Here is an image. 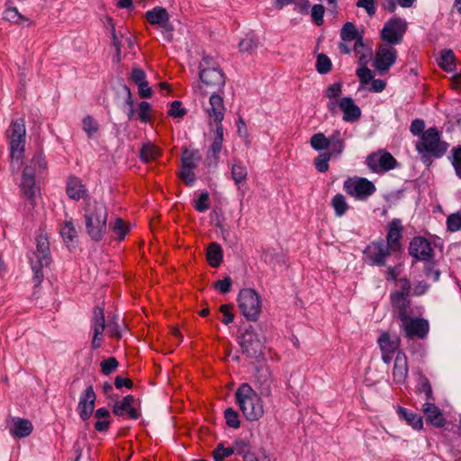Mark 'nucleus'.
<instances>
[{"mask_svg":"<svg viewBox=\"0 0 461 461\" xmlns=\"http://www.w3.org/2000/svg\"><path fill=\"white\" fill-rule=\"evenodd\" d=\"M393 300L396 304V311L393 312V314L400 321V330L403 335L408 339H425L429 330V321L423 318L413 317L412 308H406L402 297L394 295Z\"/></svg>","mask_w":461,"mask_h":461,"instance_id":"obj_1","label":"nucleus"},{"mask_svg":"<svg viewBox=\"0 0 461 461\" xmlns=\"http://www.w3.org/2000/svg\"><path fill=\"white\" fill-rule=\"evenodd\" d=\"M108 212L106 206L95 200H87L84 218L88 235L92 240L99 241L106 232Z\"/></svg>","mask_w":461,"mask_h":461,"instance_id":"obj_2","label":"nucleus"},{"mask_svg":"<svg viewBox=\"0 0 461 461\" xmlns=\"http://www.w3.org/2000/svg\"><path fill=\"white\" fill-rule=\"evenodd\" d=\"M235 399L246 420L256 421L264 415L262 399L249 384L244 383L237 389Z\"/></svg>","mask_w":461,"mask_h":461,"instance_id":"obj_3","label":"nucleus"},{"mask_svg":"<svg viewBox=\"0 0 461 461\" xmlns=\"http://www.w3.org/2000/svg\"><path fill=\"white\" fill-rule=\"evenodd\" d=\"M199 77L203 86L212 92H222L226 83L225 76L212 57L204 55L199 64Z\"/></svg>","mask_w":461,"mask_h":461,"instance_id":"obj_4","label":"nucleus"},{"mask_svg":"<svg viewBox=\"0 0 461 461\" xmlns=\"http://www.w3.org/2000/svg\"><path fill=\"white\" fill-rule=\"evenodd\" d=\"M416 149L423 157H441L447 149V144L440 140L439 132L436 128H429L422 133Z\"/></svg>","mask_w":461,"mask_h":461,"instance_id":"obj_5","label":"nucleus"},{"mask_svg":"<svg viewBox=\"0 0 461 461\" xmlns=\"http://www.w3.org/2000/svg\"><path fill=\"white\" fill-rule=\"evenodd\" d=\"M36 261L32 260V268L34 273L36 284H40L43 277L42 267H49L51 263L50 242L46 234L41 233L36 237Z\"/></svg>","mask_w":461,"mask_h":461,"instance_id":"obj_6","label":"nucleus"},{"mask_svg":"<svg viewBox=\"0 0 461 461\" xmlns=\"http://www.w3.org/2000/svg\"><path fill=\"white\" fill-rule=\"evenodd\" d=\"M238 302L239 307L247 320L256 321L258 319L262 302L259 294L254 289H242L239 294Z\"/></svg>","mask_w":461,"mask_h":461,"instance_id":"obj_7","label":"nucleus"},{"mask_svg":"<svg viewBox=\"0 0 461 461\" xmlns=\"http://www.w3.org/2000/svg\"><path fill=\"white\" fill-rule=\"evenodd\" d=\"M25 122L23 118L13 121L6 131L9 140L10 152L13 158H20L24 151Z\"/></svg>","mask_w":461,"mask_h":461,"instance_id":"obj_8","label":"nucleus"},{"mask_svg":"<svg viewBox=\"0 0 461 461\" xmlns=\"http://www.w3.org/2000/svg\"><path fill=\"white\" fill-rule=\"evenodd\" d=\"M344 191L357 200H366L375 192V185L364 177H349L343 184Z\"/></svg>","mask_w":461,"mask_h":461,"instance_id":"obj_9","label":"nucleus"},{"mask_svg":"<svg viewBox=\"0 0 461 461\" xmlns=\"http://www.w3.org/2000/svg\"><path fill=\"white\" fill-rule=\"evenodd\" d=\"M20 190L23 196L29 201L32 208H33L39 188L35 183V170L32 166H26L23 168Z\"/></svg>","mask_w":461,"mask_h":461,"instance_id":"obj_10","label":"nucleus"},{"mask_svg":"<svg viewBox=\"0 0 461 461\" xmlns=\"http://www.w3.org/2000/svg\"><path fill=\"white\" fill-rule=\"evenodd\" d=\"M395 158L388 152L380 150L369 155L366 158V165L373 172H385L396 167Z\"/></svg>","mask_w":461,"mask_h":461,"instance_id":"obj_11","label":"nucleus"},{"mask_svg":"<svg viewBox=\"0 0 461 461\" xmlns=\"http://www.w3.org/2000/svg\"><path fill=\"white\" fill-rule=\"evenodd\" d=\"M406 31V22L398 17L390 19L385 23L381 36L388 43H398Z\"/></svg>","mask_w":461,"mask_h":461,"instance_id":"obj_12","label":"nucleus"},{"mask_svg":"<svg viewBox=\"0 0 461 461\" xmlns=\"http://www.w3.org/2000/svg\"><path fill=\"white\" fill-rule=\"evenodd\" d=\"M240 347L242 352L251 358H258L263 354V343L259 336L251 330L243 333Z\"/></svg>","mask_w":461,"mask_h":461,"instance_id":"obj_13","label":"nucleus"},{"mask_svg":"<svg viewBox=\"0 0 461 461\" xmlns=\"http://www.w3.org/2000/svg\"><path fill=\"white\" fill-rule=\"evenodd\" d=\"M222 92L213 91L209 97V102L204 106V111L210 121H213L216 125L221 124L224 118L225 106L223 103Z\"/></svg>","mask_w":461,"mask_h":461,"instance_id":"obj_14","label":"nucleus"},{"mask_svg":"<svg viewBox=\"0 0 461 461\" xmlns=\"http://www.w3.org/2000/svg\"><path fill=\"white\" fill-rule=\"evenodd\" d=\"M146 20L160 28L165 39L167 41L172 39V27L168 23V14L165 8L157 6L146 12Z\"/></svg>","mask_w":461,"mask_h":461,"instance_id":"obj_15","label":"nucleus"},{"mask_svg":"<svg viewBox=\"0 0 461 461\" xmlns=\"http://www.w3.org/2000/svg\"><path fill=\"white\" fill-rule=\"evenodd\" d=\"M96 394L94 387L89 385L81 393L77 404V412L82 420H88L95 410Z\"/></svg>","mask_w":461,"mask_h":461,"instance_id":"obj_16","label":"nucleus"},{"mask_svg":"<svg viewBox=\"0 0 461 461\" xmlns=\"http://www.w3.org/2000/svg\"><path fill=\"white\" fill-rule=\"evenodd\" d=\"M391 251L390 248L383 240H378L367 246L366 255L371 265L384 266Z\"/></svg>","mask_w":461,"mask_h":461,"instance_id":"obj_17","label":"nucleus"},{"mask_svg":"<svg viewBox=\"0 0 461 461\" xmlns=\"http://www.w3.org/2000/svg\"><path fill=\"white\" fill-rule=\"evenodd\" d=\"M409 253L417 260L427 261L432 258L433 249L426 239L415 237L410 242Z\"/></svg>","mask_w":461,"mask_h":461,"instance_id":"obj_18","label":"nucleus"},{"mask_svg":"<svg viewBox=\"0 0 461 461\" xmlns=\"http://www.w3.org/2000/svg\"><path fill=\"white\" fill-rule=\"evenodd\" d=\"M400 339H392L388 332H383L377 339L380 350L382 352V360L385 364H389L394 353L400 346Z\"/></svg>","mask_w":461,"mask_h":461,"instance_id":"obj_19","label":"nucleus"},{"mask_svg":"<svg viewBox=\"0 0 461 461\" xmlns=\"http://www.w3.org/2000/svg\"><path fill=\"white\" fill-rule=\"evenodd\" d=\"M396 60V50L392 47H382L377 51L374 66L380 72H385Z\"/></svg>","mask_w":461,"mask_h":461,"instance_id":"obj_20","label":"nucleus"},{"mask_svg":"<svg viewBox=\"0 0 461 461\" xmlns=\"http://www.w3.org/2000/svg\"><path fill=\"white\" fill-rule=\"evenodd\" d=\"M402 225L399 219H394L387 226L386 245L394 252L401 249Z\"/></svg>","mask_w":461,"mask_h":461,"instance_id":"obj_21","label":"nucleus"},{"mask_svg":"<svg viewBox=\"0 0 461 461\" xmlns=\"http://www.w3.org/2000/svg\"><path fill=\"white\" fill-rule=\"evenodd\" d=\"M94 320H93V330L94 338L92 340V348L96 349L100 348L103 341V333L105 329V321L104 315V310L99 307H95L94 310Z\"/></svg>","mask_w":461,"mask_h":461,"instance_id":"obj_22","label":"nucleus"},{"mask_svg":"<svg viewBox=\"0 0 461 461\" xmlns=\"http://www.w3.org/2000/svg\"><path fill=\"white\" fill-rule=\"evenodd\" d=\"M339 108L343 113V120L348 122L357 121L361 116L360 108L351 97H342L339 102Z\"/></svg>","mask_w":461,"mask_h":461,"instance_id":"obj_23","label":"nucleus"},{"mask_svg":"<svg viewBox=\"0 0 461 461\" xmlns=\"http://www.w3.org/2000/svg\"><path fill=\"white\" fill-rule=\"evenodd\" d=\"M133 396L127 395L122 401H116L113 406V412L117 416H128L131 419L138 418L139 414L132 407Z\"/></svg>","mask_w":461,"mask_h":461,"instance_id":"obj_24","label":"nucleus"},{"mask_svg":"<svg viewBox=\"0 0 461 461\" xmlns=\"http://www.w3.org/2000/svg\"><path fill=\"white\" fill-rule=\"evenodd\" d=\"M408 375V361L407 357L402 351H397V355L394 360L393 376V380L397 384H402L405 382Z\"/></svg>","mask_w":461,"mask_h":461,"instance_id":"obj_25","label":"nucleus"},{"mask_svg":"<svg viewBox=\"0 0 461 461\" xmlns=\"http://www.w3.org/2000/svg\"><path fill=\"white\" fill-rule=\"evenodd\" d=\"M422 411L427 417L428 421L433 426L442 428L445 425L446 420L443 413L434 403L427 401L422 406Z\"/></svg>","mask_w":461,"mask_h":461,"instance_id":"obj_26","label":"nucleus"},{"mask_svg":"<svg viewBox=\"0 0 461 461\" xmlns=\"http://www.w3.org/2000/svg\"><path fill=\"white\" fill-rule=\"evenodd\" d=\"M86 188L81 179L77 176H69L67 181L66 193L70 199L78 201L86 195Z\"/></svg>","mask_w":461,"mask_h":461,"instance_id":"obj_27","label":"nucleus"},{"mask_svg":"<svg viewBox=\"0 0 461 461\" xmlns=\"http://www.w3.org/2000/svg\"><path fill=\"white\" fill-rule=\"evenodd\" d=\"M243 447H248V445L244 441H236L232 447H224L222 445H219L213 451L214 461H223L224 458L230 456L232 454H242Z\"/></svg>","mask_w":461,"mask_h":461,"instance_id":"obj_28","label":"nucleus"},{"mask_svg":"<svg viewBox=\"0 0 461 461\" xmlns=\"http://www.w3.org/2000/svg\"><path fill=\"white\" fill-rule=\"evenodd\" d=\"M113 44L115 48V55L113 56V60L115 62H120L122 59V48L127 45L129 49H132L134 46V39L131 35L129 37H123L121 35L119 37L115 32L114 27H113Z\"/></svg>","mask_w":461,"mask_h":461,"instance_id":"obj_29","label":"nucleus"},{"mask_svg":"<svg viewBox=\"0 0 461 461\" xmlns=\"http://www.w3.org/2000/svg\"><path fill=\"white\" fill-rule=\"evenodd\" d=\"M14 426L10 429V433L15 438H25L29 436L32 429L33 426L29 420L22 419V418H14Z\"/></svg>","mask_w":461,"mask_h":461,"instance_id":"obj_30","label":"nucleus"},{"mask_svg":"<svg viewBox=\"0 0 461 461\" xmlns=\"http://www.w3.org/2000/svg\"><path fill=\"white\" fill-rule=\"evenodd\" d=\"M397 286L398 290L391 294V302L393 312L396 311V304L393 300L394 295H398L399 297H402V299H403L406 308L411 307L410 301L407 299L411 291V285L409 280L405 278L400 279L397 283Z\"/></svg>","mask_w":461,"mask_h":461,"instance_id":"obj_31","label":"nucleus"},{"mask_svg":"<svg viewBox=\"0 0 461 461\" xmlns=\"http://www.w3.org/2000/svg\"><path fill=\"white\" fill-rule=\"evenodd\" d=\"M95 418L97 420L94 427L99 432L107 431L111 424V415L107 409L99 408L95 411Z\"/></svg>","mask_w":461,"mask_h":461,"instance_id":"obj_32","label":"nucleus"},{"mask_svg":"<svg viewBox=\"0 0 461 461\" xmlns=\"http://www.w3.org/2000/svg\"><path fill=\"white\" fill-rule=\"evenodd\" d=\"M330 154L332 156H339L345 149V141L341 138L340 131L335 130L329 137Z\"/></svg>","mask_w":461,"mask_h":461,"instance_id":"obj_33","label":"nucleus"},{"mask_svg":"<svg viewBox=\"0 0 461 461\" xmlns=\"http://www.w3.org/2000/svg\"><path fill=\"white\" fill-rule=\"evenodd\" d=\"M398 414L402 419L406 420V422L411 426L414 429H421L423 427L422 418L415 413L409 411L408 410L400 407L398 409Z\"/></svg>","mask_w":461,"mask_h":461,"instance_id":"obj_34","label":"nucleus"},{"mask_svg":"<svg viewBox=\"0 0 461 461\" xmlns=\"http://www.w3.org/2000/svg\"><path fill=\"white\" fill-rule=\"evenodd\" d=\"M113 238L119 241L124 240L130 231L129 224L122 218H116L113 222L110 224Z\"/></svg>","mask_w":461,"mask_h":461,"instance_id":"obj_35","label":"nucleus"},{"mask_svg":"<svg viewBox=\"0 0 461 461\" xmlns=\"http://www.w3.org/2000/svg\"><path fill=\"white\" fill-rule=\"evenodd\" d=\"M438 66L447 72H452L455 69V54L451 50H444L440 52L438 59Z\"/></svg>","mask_w":461,"mask_h":461,"instance_id":"obj_36","label":"nucleus"},{"mask_svg":"<svg viewBox=\"0 0 461 461\" xmlns=\"http://www.w3.org/2000/svg\"><path fill=\"white\" fill-rule=\"evenodd\" d=\"M207 260L212 267H217L222 261V251L218 243H211L207 249Z\"/></svg>","mask_w":461,"mask_h":461,"instance_id":"obj_37","label":"nucleus"},{"mask_svg":"<svg viewBox=\"0 0 461 461\" xmlns=\"http://www.w3.org/2000/svg\"><path fill=\"white\" fill-rule=\"evenodd\" d=\"M330 205L337 217H342L349 208L346 197L341 194H337L331 198Z\"/></svg>","mask_w":461,"mask_h":461,"instance_id":"obj_38","label":"nucleus"},{"mask_svg":"<svg viewBox=\"0 0 461 461\" xmlns=\"http://www.w3.org/2000/svg\"><path fill=\"white\" fill-rule=\"evenodd\" d=\"M125 90L128 93L127 104L129 105L128 117L130 120H140L141 122H144V101H141L138 104L137 113L133 109V101L131 99V92L127 86H124Z\"/></svg>","mask_w":461,"mask_h":461,"instance_id":"obj_39","label":"nucleus"},{"mask_svg":"<svg viewBox=\"0 0 461 461\" xmlns=\"http://www.w3.org/2000/svg\"><path fill=\"white\" fill-rule=\"evenodd\" d=\"M59 233L66 243L73 242L77 238V231L72 221H66L60 225Z\"/></svg>","mask_w":461,"mask_h":461,"instance_id":"obj_40","label":"nucleus"},{"mask_svg":"<svg viewBox=\"0 0 461 461\" xmlns=\"http://www.w3.org/2000/svg\"><path fill=\"white\" fill-rule=\"evenodd\" d=\"M257 380L261 386V393L268 394L272 383L271 373L267 368H261L258 371Z\"/></svg>","mask_w":461,"mask_h":461,"instance_id":"obj_41","label":"nucleus"},{"mask_svg":"<svg viewBox=\"0 0 461 461\" xmlns=\"http://www.w3.org/2000/svg\"><path fill=\"white\" fill-rule=\"evenodd\" d=\"M223 142V126L222 124H218L215 127V130L212 132V142L209 148V150L214 153H220L222 149Z\"/></svg>","mask_w":461,"mask_h":461,"instance_id":"obj_42","label":"nucleus"},{"mask_svg":"<svg viewBox=\"0 0 461 461\" xmlns=\"http://www.w3.org/2000/svg\"><path fill=\"white\" fill-rule=\"evenodd\" d=\"M294 4L295 8L302 14L307 13L308 0H275L274 5L277 9H283L285 5Z\"/></svg>","mask_w":461,"mask_h":461,"instance_id":"obj_43","label":"nucleus"},{"mask_svg":"<svg viewBox=\"0 0 461 461\" xmlns=\"http://www.w3.org/2000/svg\"><path fill=\"white\" fill-rule=\"evenodd\" d=\"M200 160V156L197 151L185 149L183 152L182 164L183 167L194 168Z\"/></svg>","mask_w":461,"mask_h":461,"instance_id":"obj_44","label":"nucleus"},{"mask_svg":"<svg viewBox=\"0 0 461 461\" xmlns=\"http://www.w3.org/2000/svg\"><path fill=\"white\" fill-rule=\"evenodd\" d=\"M329 138H327L323 133L319 132L315 133L311 138V146L315 150H323L329 148Z\"/></svg>","mask_w":461,"mask_h":461,"instance_id":"obj_45","label":"nucleus"},{"mask_svg":"<svg viewBox=\"0 0 461 461\" xmlns=\"http://www.w3.org/2000/svg\"><path fill=\"white\" fill-rule=\"evenodd\" d=\"M131 80L138 86V92L141 98H144V71L139 68L132 69Z\"/></svg>","mask_w":461,"mask_h":461,"instance_id":"obj_46","label":"nucleus"},{"mask_svg":"<svg viewBox=\"0 0 461 461\" xmlns=\"http://www.w3.org/2000/svg\"><path fill=\"white\" fill-rule=\"evenodd\" d=\"M248 175L247 167L240 163H234L231 167V176L236 184L246 180Z\"/></svg>","mask_w":461,"mask_h":461,"instance_id":"obj_47","label":"nucleus"},{"mask_svg":"<svg viewBox=\"0 0 461 461\" xmlns=\"http://www.w3.org/2000/svg\"><path fill=\"white\" fill-rule=\"evenodd\" d=\"M167 113L173 119H182L186 114V110L183 107L180 101H173Z\"/></svg>","mask_w":461,"mask_h":461,"instance_id":"obj_48","label":"nucleus"},{"mask_svg":"<svg viewBox=\"0 0 461 461\" xmlns=\"http://www.w3.org/2000/svg\"><path fill=\"white\" fill-rule=\"evenodd\" d=\"M258 46V41L252 34L247 35L240 41V50L242 52H251Z\"/></svg>","mask_w":461,"mask_h":461,"instance_id":"obj_49","label":"nucleus"},{"mask_svg":"<svg viewBox=\"0 0 461 461\" xmlns=\"http://www.w3.org/2000/svg\"><path fill=\"white\" fill-rule=\"evenodd\" d=\"M224 418L229 427L238 429L240 426V417L238 412L232 408H228L224 411Z\"/></svg>","mask_w":461,"mask_h":461,"instance_id":"obj_50","label":"nucleus"},{"mask_svg":"<svg viewBox=\"0 0 461 461\" xmlns=\"http://www.w3.org/2000/svg\"><path fill=\"white\" fill-rule=\"evenodd\" d=\"M83 130L86 132L88 137H92L99 130L97 122L90 115L83 119Z\"/></svg>","mask_w":461,"mask_h":461,"instance_id":"obj_51","label":"nucleus"},{"mask_svg":"<svg viewBox=\"0 0 461 461\" xmlns=\"http://www.w3.org/2000/svg\"><path fill=\"white\" fill-rule=\"evenodd\" d=\"M118 366H119V363L115 357H108L107 359H104L101 362V364H100L101 372L104 375H108L113 373L117 369Z\"/></svg>","mask_w":461,"mask_h":461,"instance_id":"obj_52","label":"nucleus"},{"mask_svg":"<svg viewBox=\"0 0 461 461\" xmlns=\"http://www.w3.org/2000/svg\"><path fill=\"white\" fill-rule=\"evenodd\" d=\"M340 35L343 41H353L357 36V30L355 25L351 23H346L341 29Z\"/></svg>","mask_w":461,"mask_h":461,"instance_id":"obj_53","label":"nucleus"},{"mask_svg":"<svg viewBox=\"0 0 461 461\" xmlns=\"http://www.w3.org/2000/svg\"><path fill=\"white\" fill-rule=\"evenodd\" d=\"M332 157L330 153L320 154L314 162L315 167L319 172H325L329 169V160Z\"/></svg>","mask_w":461,"mask_h":461,"instance_id":"obj_54","label":"nucleus"},{"mask_svg":"<svg viewBox=\"0 0 461 461\" xmlns=\"http://www.w3.org/2000/svg\"><path fill=\"white\" fill-rule=\"evenodd\" d=\"M4 19L9 22L19 23L26 19L18 12L16 7H8L4 13Z\"/></svg>","mask_w":461,"mask_h":461,"instance_id":"obj_55","label":"nucleus"},{"mask_svg":"<svg viewBox=\"0 0 461 461\" xmlns=\"http://www.w3.org/2000/svg\"><path fill=\"white\" fill-rule=\"evenodd\" d=\"M331 62L330 59L323 54H320L317 58L316 68L319 73L326 74L330 70Z\"/></svg>","mask_w":461,"mask_h":461,"instance_id":"obj_56","label":"nucleus"},{"mask_svg":"<svg viewBox=\"0 0 461 461\" xmlns=\"http://www.w3.org/2000/svg\"><path fill=\"white\" fill-rule=\"evenodd\" d=\"M447 229L450 231H456L461 229V213H453L447 217Z\"/></svg>","mask_w":461,"mask_h":461,"instance_id":"obj_57","label":"nucleus"},{"mask_svg":"<svg viewBox=\"0 0 461 461\" xmlns=\"http://www.w3.org/2000/svg\"><path fill=\"white\" fill-rule=\"evenodd\" d=\"M311 15L317 25L323 23L324 7L321 5H314L312 8Z\"/></svg>","mask_w":461,"mask_h":461,"instance_id":"obj_58","label":"nucleus"},{"mask_svg":"<svg viewBox=\"0 0 461 461\" xmlns=\"http://www.w3.org/2000/svg\"><path fill=\"white\" fill-rule=\"evenodd\" d=\"M357 6L365 9L370 16L374 15L376 12L375 0H357Z\"/></svg>","mask_w":461,"mask_h":461,"instance_id":"obj_59","label":"nucleus"},{"mask_svg":"<svg viewBox=\"0 0 461 461\" xmlns=\"http://www.w3.org/2000/svg\"><path fill=\"white\" fill-rule=\"evenodd\" d=\"M193 169L194 168L182 167L180 170L179 176L187 185H192L195 181V176Z\"/></svg>","mask_w":461,"mask_h":461,"instance_id":"obj_60","label":"nucleus"},{"mask_svg":"<svg viewBox=\"0 0 461 461\" xmlns=\"http://www.w3.org/2000/svg\"><path fill=\"white\" fill-rule=\"evenodd\" d=\"M341 92H342L341 84L339 82H335L327 87L325 95L329 99H334V98H337L338 96H339Z\"/></svg>","mask_w":461,"mask_h":461,"instance_id":"obj_61","label":"nucleus"},{"mask_svg":"<svg viewBox=\"0 0 461 461\" xmlns=\"http://www.w3.org/2000/svg\"><path fill=\"white\" fill-rule=\"evenodd\" d=\"M195 209L198 212H205L209 209V194L207 192L202 193L195 203Z\"/></svg>","mask_w":461,"mask_h":461,"instance_id":"obj_62","label":"nucleus"},{"mask_svg":"<svg viewBox=\"0 0 461 461\" xmlns=\"http://www.w3.org/2000/svg\"><path fill=\"white\" fill-rule=\"evenodd\" d=\"M452 165L456 175L461 178V147L453 149Z\"/></svg>","mask_w":461,"mask_h":461,"instance_id":"obj_63","label":"nucleus"},{"mask_svg":"<svg viewBox=\"0 0 461 461\" xmlns=\"http://www.w3.org/2000/svg\"><path fill=\"white\" fill-rule=\"evenodd\" d=\"M232 285V280L230 277L227 276L222 280H218L214 286L218 289L221 294H227L230 292Z\"/></svg>","mask_w":461,"mask_h":461,"instance_id":"obj_64","label":"nucleus"}]
</instances>
